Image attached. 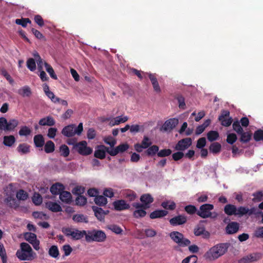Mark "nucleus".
Masks as SVG:
<instances>
[{
	"instance_id": "obj_63",
	"label": "nucleus",
	"mask_w": 263,
	"mask_h": 263,
	"mask_svg": "<svg viewBox=\"0 0 263 263\" xmlns=\"http://www.w3.org/2000/svg\"><path fill=\"white\" fill-rule=\"evenodd\" d=\"M141 128H142V130H143V127L142 126L136 124L130 126L129 127V130L132 133H135L139 132Z\"/></svg>"
},
{
	"instance_id": "obj_29",
	"label": "nucleus",
	"mask_w": 263,
	"mask_h": 263,
	"mask_svg": "<svg viewBox=\"0 0 263 263\" xmlns=\"http://www.w3.org/2000/svg\"><path fill=\"white\" fill-rule=\"evenodd\" d=\"M33 141L35 146L37 147H43L45 143L44 138L41 134L35 135L34 137Z\"/></svg>"
},
{
	"instance_id": "obj_13",
	"label": "nucleus",
	"mask_w": 263,
	"mask_h": 263,
	"mask_svg": "<svg viewBox=\"0 0 263 263\" xmlns=\"http://www.w3.org/2000/svg\"><path fill=\"white\" fill-rule=\"evenodd\" d=\"M192 144V140L190 138L183 139L178 141L175 147L176 151H184L189 148Z\"/></svg>"
},
{
	"instance_id": "obj_26",
	"label": "nucleus",
	"mask_w": 263,
	"mask_h": 263,
	"mask_svg": "<svg viewBox=\"0 0 263 263\" xmlns=\"http://www.w3.org/2000/svg\"><path fill=\"white\" fill-rule=\"evenodd\" d=\"M224 211L228 215H236L237 208L233 204H229L225 206Z\"/></svg>"
},
{
	"instance_id": "obj_51",
	"label": "nucleus",
	"mask_w": 263,
	"mask_h": 263,
	"mask_svg": "<svg viewBox=\"0 0 263 263\" xmlns=\"http://www.w3.org/2000/svg\"><path fill=\"white\" fill-rule=\"evenodd\" d=\"M15 23L16 24L21 25L23 27H26L28 23H31V21L28 18L16 19L15 20Z\"/></svg>"
},
{
	"instance_id": "obj_12",
	"label": "nucleus",
	"mask_w": 263,
	"mask_h": 263,
	"mask_svg": "<svg viewBox=\"0 0 263 263\" xmlns=\"http://www.w3.org/2000/svg\"><path fill=\"white\" fill-rule=\"evenodd\" d=\"M229 116L230 112L228 110H223L221 111V115L219 117L218 119L223 126H229L231 124L232 119Z\"/></svg>"
},
{
	"instance_id": "obj_27",
	"label": "nucleus",
	"mask_w": 263,
	"mask_h": 263,
	"mask_svg": "<svg viewBox=\"0 0 263 263\" xmlns=\"http://www.w3.org/2000/svg\"><path fill=\"white\" fill-rule=\"evenodd\" d=\"M16 149L21 155L26 154L30 152V146L26 143L20 144Z\"/></svg>"
},
{
	"instance_id": "obj_33",
	"label": "nucleus",
	"mask_w": 263,
	"mask_h": 263,
	"mask_svg": "<svg viewBox=\"0 0 263 263\" xmlns=\"http://www.w3.org/2000/svg\"><path fill=\"white\" fill-rule=\"evenodd\" d=\"M93 211L95 212V215L97 217V218L101 220L104 218V215H105V213L101 208H93Z\"/></svg>"
},
{
	"instance_id": "obj_18",
	"label": "nucleus",
	"mask_w": 263,
	"mask_h": 263,
	"mask_svg": "<svg viewBox=\"0 0 263 263\" xmlns=\"http://www.w3.org/2000/svg\"><path fill=\"white\" fill-rule=\"evenodd\" d=\"M194 234L197 236H202L204 238H208L210 235V233L203 226H197L194 229Z\"/></svg>"
},
{
	"instance_id": "obj_20",
	"label": "nucleus",
	"mask_w": 263,
	"mask_h": 263,
	"mask_svg": "<svg viewBox=\"0 0 263 263\" xmlns=\"http://www.w3.org/2000/svg\"><path fill=\"white\" fill-rule=\"evenodd\" d=\"M64 190V185L60 183H56L50 187V192L53 195L60 194Z\"/></svg>"
},
{
	"instance_id": "obj_6",
	"label": "nucleus",
	"mask_w": 263,
	"mask_h": 263,
	"mask_svg": "<svg viewBox=\"0 0 263 263\" xmlns=\"http://www.w3.org/2000/svg\"><path fill=\"white\" fill-rule=\"evenodd\" d=\"M62 232L67 237L74 240H79L83 238L86 234V231H80L78 229L65 228L62 229Z\"/></svg>"
},
{
	"instance_id": "obj_16",
	"label": "nucleus",
	"mask_w": 263,
	"mask_h": 263,
	"mask_svg": "<svg viewBox=\"0 0 263 263\" xmlns=\"http://www.w3.org/2000/svg\"><path fill=\"white\" fill-rule=\"evenodd\" d=\"M262 257V254L260 253H254L252 254H250L245 257H243V260H244L245 263L251 262L256 261L259 259H260Z\"/></svg>"
},
{
	"instance_id": "obj_64",
	"label": "nucleus",
	"mask_w": 263,
	"mask_h": 263,
	"mask_svg": "<svg viewBox=\"0 0 263 263\" xmlns=\"http://www.w3.org/2000/svg\"><path fill=\"white\" fill-rule=\"evenodd\" d=\"M237 139L236 135L235 134H230L227 136V141L230 144H233Z\"/></svg>"
},
{
	"instance_id": "obj_34",
	"label": "nucleus",
	"mask_w": 263,
	"mask_h": 263,
	"mask_svg": "<svg viewBox=\"0 0 263 263\" xmlns=\"http://www.w3.org/2000/svg\"><path fill=\"white\" fill-rule=\"evenodd\" d=\"M55 149V145L54 143L49 140L46 142L45 144L44 149L46 153H50L53 152Z\"/></svg>"
},
{
	"instance_id": "obj_62",
	"label": "nucleus",
	"mask_w": 263,
	"mask_h": 263,
	"mask_svg": "<svg viewBox=\"0 0 263 263\" xmlns=\"http://www.w3.org/2000/svg\"><path fill=\"white\" fill-rule=\"evenodd\" d=\"M85 192V188L81 186H77L73 190V193L76 195H81Z\"/></svg>"
},
{
	"instance_id": "obj_38",
	"label": "nucleus",
	"mask_w": 263,
	"mask_h": 263,
	"mask_svg": "<svg viewBox=\"0 0 263 263\" xmlns=\"http://www.w3.org/2000/svg\"><path fill=\"white\" fill-rule=\"evenodd\" d=\"M18 124V121L15 119L10 120L7 123V126L5 129L6 130H13Z\"/></svg>"
},
{
	"instance_id": "obj_15",
	"label": "nucleus",
	"mask_w": 263,
	"mask_h": 263,
	"mask_svg": "<svg viewBox=\"0 0 263 263\" xmlns=\"http://www.w3.org/2000/svg\"><path fill=\"white\" fill-rule=\"evenodd\" d=\"M39 124L41 126H52L55 125V121L52 117L48 116L41 119Z\"/></svg>"
},
{
	"instance_id": "obj_39",
	"label": "nucleus",
	"mask_w": 263,
	"mask_h": 263,
	"mask_svg": "<svg viewBox=\"0 0 263 263\" xmlns=\"http://www.w3.org/2000/svg\"><path fill=\"white\" fill-rule=\"evenodd\" d=\"M27 68L31 71H34L36 69L35 60L33 58H29L26 62Z\"/></svg>"
},
{
	"instance_id": "obj_24",
	"label": "nucleus",
	"mask_w": 263,
	"mask_h": 263,
	"mask_svg": "<svg viewBox=\"0 0 263 263\" xmlns=\"http://www.w3.org/2000/svg\"><path fill=\"white\" fill-rule=\"evenodd\" d=\"M105 151L106 147L104 146H100L95 152L94 156L99 159H103L105 157Z\"/></svg>"
},
{
	"instance_id": "obj_42",
	"label": "nucleus",
	"mask_w": 263,
	"mask_h": 263,
	"mask_svg": "<svg viewBox=\"0 0 263 263\" xmlns=\"http://www.w3.org/2000/svg\"><path fill=\"white\" fill-rule=\"evenodd\" d=\"M219 134L216 131L211 130L207 134V138L209 141H213L218 139Z\"/></svg>"
},
{
	"instance_id": "obj_9",
	"label": "nucleus",
	"mask_w": 263,
	"mask_h": 263,
	"mask_svg": "<svg viewBox=\"0 0 263 263\" xmlns=\"http://www.w3.org/2000/svg\"><path fill=\"white\" fill-rule=\"evenodd\" d=\"M74 148L82 155H88L92 152V148L87 146V143L85 141H82L77 143L74 145Z\"/></svg>"
},
{
	"instance_id": "obj_8",
	"label": "nucleus",
	"mask_w": 263,
	"mask_h": 263,
	"mask_svg": "<svg viewBox=\"0 0 263 263\" xmlns=\"http://www.w3.org/2000/svg\"><path fill=\"white\" fill-rule=\"evenodd\" d=\"M140 201L142 203L138 202L134 203L133 206L134 208L143 207L144 209H148L150 207V204L153 202L154 199L151 195L147 194L141 196Z\"/></svg>"
},
{
	"instance_id": "obj_31",
	"label": "nucleus",
	"mask_w": 263,
	"mask_h": 263,
	"mask_svg": "<svg viewBox=\"0 0 263 263\" xmlns=\"http://www.w3.org/2000/svg\"><path fill=\"white\" fill-rule=\"evenodd\" d=\"M72 219L76 222L80 223H87L88 219L86 216L83 214H76L72 216Z\"/></svg>"
},
{
	"instance_id": "obj_59",
	"label": "nucleus",
	"mask_w": 263,
	"mask_h": 263,
	"mask_svg": "<svg viewBox=\"0 0 263 263\" xmlns=\"http://www.w3.org/2000/svg\"><path fill=\"white\" fill-rule=\"evenodd\" d=\"M233 129L237 132L238 134H241L243 132L242 128L240 125V123L238 121H235L233 124Z\"/></svg>"
},
{
	"instance_id": "obj_56",
	"label": "nucleus",
	"mask_w": 263,
	"mask_h": 263,
	"mask_svg": "<svg viewBox=\"0 0 263 263\" xmlns=\"http://www.w3.org/2000/svg\"><path fill=\"white\" fill-rule=\"evenodd\" d=\"M31 133V130L27 126L22 127L19 131V135L22 136H28Z\"/></svg>"
},
{
	"instance_id": "obj_45",
	"label": "nucleus",
	"mask_w": 263,
	"mask_h": 263,
	"mask_svg": "<svg viewBox=\"0 0 263 263\" xmlns=\"http://www.w3.org/2000/svg\"><path fill=\"white\" fill-rule=\"evenodd\" d=\"M108 229L117 234H121L123 230L115 224H111L107 227Z\"/></svg>"
},
{
	"instance_id": "obj_50",
	"label": "nucleus",
	"mask_w": 263,
	"mask_h": 263,
	"mask_svg": "<svg viewBox=\"0 0 263 263\" xmlns=\"http://www.w3.org/2000/svg\"><path fill=\"white\" fill-rule=\"evenodd\" d=\"M248 208L245 206H239L237 208L236 215L238 216H242L243 215L248 214Z\"/></svg>"
},
{
	"instance_id": "obj_46",
	"label": "nucleus",
	"mask_w": 263,
	"mask_h": 263,
	"mask_svg": "<svg viewBox=\"0 0 263 263\" xmlns=\"http://www.w3.org/2000/svg\"><path fill=\"white\" fill-rule=\"evenodd\" d=\"M60 152L62 156L64 157H67L69 154V149L68 147L65 144L61 145L60 147Z\"/></svg>"
},
{
	"instance_id": "obj_41",
	"label": "nucleus",
	"mask_w": 263,
	"mask_h": 263,
	"mask_svg": "<svg viewBox=\"0 0 263 263\" xmlns=\"http://www.w3.org/2000/svg\"><path fill=\"white\" fill-rule=\"evenodd\" d=\"M162 206L165 209L172 210L176 207L175 203L173 201H167L163 202L161 203Z\"/></svg>"
},
{
	"instance_id": "obj_49",
	"label": "nucleus",
	"mask_w": 263,
	"mask_h": 263,
	"mask_svg": "<svg viewBox=\"0 0 263 263\" xmlns=\"http://www.w3.org/2000/svg\"><path fill=\"white\" fill-rule=\"evenodd\" d=\"M172 153V151L170 149H163L158 151L157 156L159 157H164L170 156Z\"/></svg>"
},
{
	"instance_id": "obj_3",
	"label": "nucleus",
	"mask_w": 263,
	"mask_h": 263,
	"mask_svg": "<svg viewBox=\"0 0 263 263\" xmlns=\"http://www.w3.org/2000/svg\"><path fill=\"white\" fill-rule=\"evenodd\" d=\"M85 239L87 242H103L105 240V233L101 230H93L86 231Z\"/></svg>"
},
{
	"instance_id": "obj_54",
	"label": "nucleus",
	"mask_w": 263,
	"mask_h": 263,
	"mask_svg": "<svg viewBox=\"0 0 263 263\" xmlns=\"http://www.w3.org/2000/svg\"><path fill=\"white\" fill-rule=\"evenodd\" d=\"M104 142L111 147L114 146L116 144V140L111 136H108L104 138Z\"/></svg>"
},
{
	"instance_id": "obj_1",
	"label": "nucleus",
	"mask_w": 263,
	"mask_h": 263,
	"mask_svg": "<svg viewBox=\"0 0 263 263\" xmlns=\"http://www.w3.org/2000/svg\"><path fill=\"white\" fill-rule=\"evenodd\" d=\"M229 243H222L211 248L204 254V258L208 261H214L223 255L228 251Z\"/></svg>"
},
{
	"instance_id": "obj_36",
	"label": "nucleus",
	"mask_w": 263,
	"mask_h": 263,
	"mask_svg": "<svg viewBox=\"0 0 263 263\" xmlns=\"http://www.w3.org/2000/svg\"><path fill=\"white\" fill-rule=\"evenodd\" d=\"M49 255L53 258H57L59 255V249L56 246H52L48 251Z\"/></svg>"
},
{
	"instance_id": "obj_37",
	"label": "nucleus",
	"mask_w": 263,
	"mask_h": 263,
	"mask_svg": "<svg viewBox=\"0 0 263 263\" xmlns=\"http://www.w3.org/2000/svg\"><path fill=\"white\" fill-rule=\"evenodd\" d=\"M44 66L45 67L46 70L49 73L50 76L54 80H57L58 78L57 75L55 74L54 71L52 67L48 64L47 62H44Z\"/></svg>"
},
{
	"instance_id": "obj_23",
	"label": "nucleus",
	"mask_w": 263,
	"mask_h": 263,
	"mask_svg": "<svg viewBox=\"0 0 263 263\" xmlns=\"http://www.w3.org/2000/svg\"><path fill=\"white\" fill-rule=\"evenodd\" d=\"M17 93L23 97H29L32 93L31 90L28 86H24L17 90Z\"/></svg>"
},
{
	"instance_id": "obj_7",
	"label": "nucleus",
	"mask_w": 263,
	"mask_h": 263,
	"mask_svg": "<svg viewBox=\"0 0 263 263\" xmlns=\"http://www.w3.org/2000/svg\"><path fill=\"white\" fill-rule=\"evenodd\" d=\"M171 238L180 247H186L189 246L191 242L185 238L183 234L177 231H173L170 234Z\"/></svg>"
},
{
	"instance_id": "obj_52",
	"label": "nucleus",
	"mask_w": 263,
	"mask_h": 263,
	"mask_svg": "<svg viewBox=\"0 0 263 263\" xmlns=\"http://www.w3.org/2000/svg\"><path fill=\"white\" fill-rule=\"evenodd\" d=\"M32 201L35 205H40L42 202V197L39 193H34Z\"/></svg>"
},
{
	"instance_id": "obj_57",
	"label": "nucleus",
	"mask_w": 263,
	"mask_h": 263,
	"mask_svg": "<svg viewBox=\"0 0 263 263\" xmlns=\"http://www.w3.org/2000/svg\"><path fill=\"white\" fill-rule=\"evenodd\" d=\"M87 202L86 198L81 195L79 196L76 200V204L79 205H83L85 204Z\"/></svg>"
},
{
	"instance_id": "obj_5",
	"label": "nucleus",
	"mask_w": 263,
	"mask_h": 263,
	"mask_svg": "<svg viewBox=\"0 0 263 263\" xmlns=\"http://www.w3.org/2000/svg\"><path fill=\"white\" fill-rule=\"evenodd\" d=\"M83 124L79 123L77 127L74 124L65 126L62 130V134L66 137H70L75 135H80L83 131Z\"/></svg>"
},
{
	"instance_id": "obj_21",
	"label": "nucleus",
	"mask_w": 263,
	"mask_h": 263,
	"mask_svg": "<svg viewBox=\"0 0 263 263\" xmlns=\"http://www.w3.org/2000/svg\"><path fill=\"white\" fill-rule=\"evenodd\" d=\"M239 229V224L237 222H232L228 224L226 227V232L228 234H234L236 233Z\"/></svg>"
},
{
	"instance_id": "obj_35",
	"label": "nucleus",
	"mask_w": 263,
	"mask_h": 263,
	"mask_svg": "<svg viewBox=\"0 0 263 263\" xmlns=\"http://www.w3.org/2000/svg\"><path fill=\"white\" fill-rule=\"evenodd\" d=\"M15 139L13 136H5L4 137V144L7 146H11L15 142Z\"/></svg>"
},
{
	"instance_id": "obj_61",
	"label": "nucleus",
	"mask_w": 263,
	"mask_h": 263,
	"mask_svg": "<svg viewBox=\"0 0 263 263\" xmlns=\"http://www.w3.org/2000/svg\"><path fill=\"white\" fill-rule=\"evenodd\" d=\"M57 130L56 128H49L48 130L47 136L50 139H53L56 136Z\"/></svg>"
},
{
	"instance_id": "obj_4",
	"label": "nucleus",
	"mask_w": 263,
	"mask_h": 263,
	"mask_svg": "<svg viewBox=\"0 0 263 263\" xmlns=\"http://www.w3.org/2000/svg\"><path fill=\"white\" fill-rule=\"evenodd\" d=\"M214 205L211 204H204L201 205L197 212V214L202 218H215L218 214L216 212H212Z\"/></svg>"
},
{
	"instance_id": "obj_25",
	"label": "nucleus",
	"mask_w": 263,
	"mask_h": 263,
	"mask_svg": "<svg viewBox=\"0 0 263 263\" xmlns=\"http://www.w3.org/2000/svg\"><path fill=\"white\" fill-rule=\"evenodd\" d=\"M60 199L63 202L69 203L72 199L71 195L70 192L63 190L60 194Z\"/></svg>"
},
{
	"instance_id": "obj_28",
	"label": "nucleus",
	"mask_w": 263,
	"mask_h": 263,
	"mask_svg": "<svg viewBox=\"0 0 263 263\" xmlns=\"http://www.w3.org/2000/svg\"><path fill=\"white\" fill-rule=\"evenodd\" d=\"M168 214V212L165 210H156L152 212L150 214L151 219H155L162 217Z\"/></svg>"
},
{
	"instance_id": "obj_10",
	"label": "nucleus",
	"mask_w": 263,
	"mask_h": 263,
	"mask_svg": "<svg viewBox=\"0 0 263 263\" xmlns=\"http://www.w3.org/2000/svg\"><path fill=\"white\" fill-rule=\"evenodd\" d=\"M24 238L32 245L35 250L40 249V241L37 239L36 235L34 233L27 232L24 234Z\"/></svg>"
},
{
	"instance_id": "obj_2",
	"label": "nucleus",
	"mask_w": 263,
	"mask_h": 263,
	"mask_svg": "<svg viewBox=\"0 0 263 263\" xmlns=\"http://www.w3.org/2000/svg\"><path fill=\"white\" fill-rule=\"evenodd\" d=\"M20 248V250L17 251L16 255L21 260H31L35 258L36 254L28 243L22 242Z\"/></svg>"
},
{
	"instance_id": "obj_40",
	"label": "nucleus",
	"mask_w": 263,
	"mask_h": 263,
	"mask_svg": "<svg viewBox=\"0 0 263 263\" xmlns=\"http://www.w3.org/2000/svg\"><path fill=\"white\" fill-rule=\"evenodd\" d=\"M209 149L213 154H217L220 151L221 145L219 143L214 142L210 145Z\"/></svg>"
},
{
	"instance_id": "obj_48",
	"label": "nucleus",
	"mask_w": 263,
	"mask_h": 263,
	"mask_svg": "<svg viewBox=\"0 0 263 263\" xmlns=\"http://www.w3.org/2000/svg\"><path fill=\"white\" fill-rule=\"evenodd\" d=\"M16 197L18 200H25L28 198V194L24 190H20L16 193Z\"/></svg>"
},
{
	"instance_id": "obj_55",
	"label": "nucleus",
	"mask_w": 263,
	"mask_h": 263,
	"mask_svg": "<svg viewBox=\"0 0 263 263\" xmlns=\"http://www.w3.org/2000/svg\"><path fill=\"white\" fill-rule=\"evenodd\" d=\"M254 139L256 141L263 140V130L259 129L254 133Z\"/></svg>"
},
{
	"instance_id": "obj_30",
	"label": "nucleus",
	"mask_w": 263,
	"mask_h": 263,
	"mask_svg": "<svg viewBox=\"0 0 263 263\" xmlns=\"http://www.w3.org/2000/svg\"><path fill=\"white\" fill-rule=\"evenodd\" d=\"M136 210L133 213L134 216L136 218H140L144 217L146 212L145 210L146 209H144L143 207L140 208H135Z\"/></svg>"
},
{
	"instance_id": "obj_22",
	"label": "nucleus",
	"mask_w": 263,
	"mask_h": 263,
	"mask_svg": "<svg viewBox=\"0 0 263 263\" xmlns=\"http://www.w3.org/2000/svg\"><path fill=\"white\" fill-rule=\"evenodd\" d=\"M46 206L53 212H58L62 211L61 206L56 202L48 201L46 203Z\"/></svg>"
},
{
	"instance_id": "obj_19",
	"label": "nucleus",
	"mask_w": 263,
	"mask_h": 263,
	"mask_svg": "<svg viewBox=\"0 0 263 263\" xmlns=\"http://www.w3.org/2000/svg\"><path fill=\"white\" fill-rule=\"evenodd\" d=\"M128 120V117L126 116H118L110 120L109 125L110 126L119 125L120 123H125Z\"/></svg>"
},
{
	"instance_id": "obj_14",
	"label": "nucleus",
	"mask_w": 263,
	"mask_h": 263,
	"mask_svg": "<svg viewBox=\"0 0 263 263\" xmlns=\"http://www.w3.org/2000/svg\"><path fill=\"white\" fill-rule=\"evenodd\" d=\"M186 220V217L181 215L171 218L170 220V222L171 225L176 226L185 223Z\"/></svg>"
},
{
	"instance_id": "obj_32",
	"label": "nucleus",
	"mask_w": 263,
	"mask_h": 263,
	"mask_svg": "<svg viewBox=\"0 0 263 263\" xmlns=\"http://www.w3.org/2000/svg\"><path fill=\"white\" fill-rule=\"evenodd\" d=\"M123 195L124 197L130 201L135 200L137 197L136 194L131 190L125 191Z\"/></svg>"
},
{
	"instance_id": "obj_44",
	"label": "nucleus",
	"mask_w": 263,
	"mask_h": 263,
	"mask_svg": "<svg viewBox=\"0 0 263 263\" xmlns=\"http://www.w3.org/2000/svg\"><path fill=\"white\" fill-rule=\"evenodd\" d=\"M159 151V147L157 145H152L148 148L146 151V154L148 156H153L155 155L157 153H158Z\"/></svg>"
},
{
	"instance_id": "obj_47",
	"label": "nucleus",
	"mask_w": 263,
	"mask_h": 263,
	"mask_svg": "<svg viewBox=\"0 0 263 263\" xmlns=\"http://www.w3.org/2000/svg\"><path fill=\"white\" fill-rule=\"evenodd\" d=\"M254 198L252 200L254 202H260L263 199V193L261 191H258L253 194Z\"/></svg>"
},
{
	"instance_id": "obj_11",
	"label": "nucleus",
	"mask_w": 263,
	"mask_h": 263,
	"mask_svg": "<svg viewBox=\"0 0 263 263\" xmlns=\"http://www.w3.org/2000/svg\"><path fill=\"white\" fill-rule=\"evenodd\" d=\"M179 120L177 118H171L166 120L161 128L163 132H170L178 124Z\"/></svg>"
},
{
	"instance_id": "obj_43",
	"label": "nucleus",
	"mask_w": 263,
	"mask_h": 263,
	"mask_svg": "<svg viewBox=\"0 0 263 263\" xmlns=\"http://www.w3.org/2000/svg\"><path fill=\"white\" fill-rule=\"evenodd\" d=\"M107 199L103 196H97L95 199V202L99 205H104L107 203Z\"/></svg>"
},
{
	"instance_id": "obj_60",
	"label": "nucleus",
	"mask_w": 263,
	"mask_h": 263,
	"mask_svg": "<svg viewBox=\"0 0 263 263\" xmlns=\"http://www.w3.org/2000/svg\"><path fill=\"white\" fill-rule=\"evenodd\" d=\"M241 134V138L240 140L241 141L243 142H248L250 139H251V134H250L249 133L243 132H242Z\"/></svg>"
},
{
	"instance_id": "obj_17",
	"label": "nucleus",
	"mask_w": 263,
	"mask_h": 263,
	"mask_svg": "<svg viewBox=\"0 0 263 263\" xmlns=\"http://www.w3.org/2000/svg\"><path fill=\"white\" fill-rule=\"evenodd\" d=\"M113 205L116 210L118 211H122L129 209L130 205L127 203L124 200H119L115 201L113 203Z\"/></svg>"
},
{
	"instance_id": "obj_53",
	"label": "nucleus",
	"mask_w": 263,
	"mask_h": 263,
	"mask_svg": "<svg viewBox=\"0 0 263 263\" xmlns=\"http://www.w3.org/2000/svg\"><path fill=\"white\" fill-rule=\"evenodd\" d=\"M46 96L51 100L54 103H60V98L56 97L52 91L48 92Z\"/></svg>"
},
{
	"instance_id": "obj_58",
	"label": "nucleus",
	"mask_w": 263,
	"mask_h": 263,
	"mask_svg": "<svg viewBox=\"0 0 263 263\" xmlns=\"http://www.w3.org/2000/svg\"><path fill=\"white\" fill-rule=\"evenodd\" d=\"M144 232L147 237H153L157 235L156 231L153 229H146Z\"/></svg>"
}]
</instances>
